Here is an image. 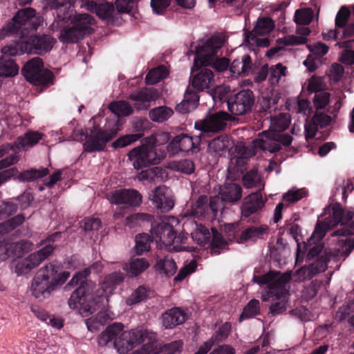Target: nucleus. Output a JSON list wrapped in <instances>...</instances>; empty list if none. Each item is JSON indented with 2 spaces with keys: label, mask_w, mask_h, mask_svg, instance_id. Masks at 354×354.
Here are the masks:
<instances>
[{
  "label": "nucleus",
  "mask_w": 354,
  "mask_h": 354,
  "mask_svg": "<svg viewBox=\"0 0 354 354\" xmlns=\"http://www.w3.org/2000/svg\"><path fill=\"white\" fill-rule=\"evenodd\" d=\"M124 279V274L121 272H113L106 275L103 280L104 288H113L120 285Z\"/></svg>",
  "instance_id": "49530a36"
},
{
  "label": "nucleus",
  "mask_w": 354,
  "mask_h": 354,
  "mask_svg": "<svg viewBox=\"0 0 354 354\" xmlns=\"http://www.w3.org/2000/svg\"><path fill=\"white\" fill-rule=\"evenodd\" d=\"M154 268L160 274H164L166 277H170L176 273L177 266L171 257L165 256L157 259Z\"/></svg>",
  "instance_id": "c85d7f7f"
},
{
  "label": "nucleus",
  "mask_w": 354,
  "mask_h": 354,
  "mask_svg": "<svg viewBox=\"0 0 354 354\" xmlns=\"http://www.w3.org/2000/svg\"><path fill=\"white\" fill-rule=\"evenodd\" d=\"M2 55L0 57V76L14 77L18 74L19 66L12 57L20 55L17 46L10 44L1 49Z\"/></svg>",
  "instance_id": "a211bd4d"
},
{
  "label": "nucleus",
  "mask_w": 354,
  "mask_h": 354,
  "mask_svg": "<svg viewBox=\"0 0 354 354\" xmlns=\"http://www.w3.org/2000/svg\"><path fill=\"white\" fill-rule=\"evenodd\" d=\"M219 195L222 201L227 203H235L242 197V187L236 183H225L220 188Z\"/></svg>",
  "instance_id": "a878e982"
},
{
  "label": "nucleus",
  "mask_w": 354,
  "mask_h": 354,
  "mask_svg": "<svg viewBox=\"0 0 354 354\" xmlns=\"http://www.w3.org/2000/svg\"><path fill=\"white\" fill-rule=\"evenodd\" d=\"M269 272L272 273L273 277L267 283L268 286L267 294L262 295V300L264 301H268L271 298L272 299H280L284 297L286 292V285L291 279L290 272H286L283 274L276 271H270Z\"/></svg>",
  "instance_id": "f3484780"
},
{
  "label": "nucleus",
  "mask_w": 354,
  "mask_h": 354,
  "mask_svg": "<svg viewBox=\"0 0 354 354\" xmlns=\"http://www.w3.org/2000/svg\"><path fill=\"white\" fill-rule=\"evenodd\" d=\"M94 21V18L89 14L76 15L71 21L73 26L61 31L60 41L66 44L77 43L86 35L94 32V29L91 27Z\"/></svg>",
  "instance_id": "9d476101"
},
{
  "label": "nucleus",
  "mask_w": 354,
  "mask_h": 354,
  "mask_svg": "<svg viewBox=\"0 0 354 354\" xmlns=\"http://www.w3.org/2000/svg\"><path fill=\"white\" fill-rule=\"evenodd\" d=\"M168 75V71L165 66H160L151 69L147 74L145 82L147 84L153 85L165 79Z\"/></svg>",
  "instance_id": "58836bf2"
},
{
  "label": "nucleus",
  "mask_w": 354,
  "mask_h": 354,
  "mask_svg": "<svg viewBox=\"0 0 354 354\" xmlns=\"http://www.w3.org/2000/svg\"><path fill=\"white\" fill-rule=\"evenodd\" d=\"M231 145L230 137L223 134L212 139L208 144V150L210 152L220 153L226 151Z\"/></svg>",
  "instance_id": "473e14b6"
},
{
  "label": "nucleus",
  "mask_w": 354,
  "mask_h": 354,
  "mask_svg": "<svg viewBox=\"0 0 354 354\" xmlns=\"http://www.w3.org/2000/svg\"><path fill=\"white\" fill-rule=\"evenodd\" d=\"M149 290L145 286H138L127 299L126 303L129 306L138 304L148 297Z\"/></svg>",
  "instance_id": "a18cd8bd"
},
{
  "label": "nucleus",
  "mask_w": 354,
  "mask_h": 354,
  "mask_svg": "<svg viewBox=\"0 0 354 354\" xmlns=\"http://www.w3.org/2000/svg\"><path fill=\"white\" fill-rule=\"evenodd\" d=\"M274 27V21L270 18L263 17L258 19L251 32L257 35H263L270 33Z\"/></svg>",
  "instance_id": "79ce46f5"
},
{
  "label": "nucleus",
  "mask_w": 354,
  "mask_h": 354,
  "mask_svg": "<svg viewBox=\"0 0 354 354\" xmlns=\"http://www.w3.org/2000/svg\"><path fill=\"white\" fill-rule=\"evenodd\" d=\"M335 256V252L331 249H325L324 254L318 257L315 262L310 264L313 272H315V275L324 272L328 268V263Z\"/></svg>",
  "instance_id": "7c9ffc66"
},
{
  "label": "nucleus",
  "mask_w": 354,
  "mask_h": 354,
  "mask_svg": "<svg viewBox=\"0 0 354 354\" xmlns=\"http://www.w3.org/2000/svg\"><path fill=\"white\" fill-rule=\"evenodd\" d=\"M110 202L115 205H124L127 207H138L142 203V196L135 189H120L111 192Z\"/></svg>",
  "instance_id": "aec40b11"
},
{
  "label": "nucleus",
  "mask_w": 354,
  "mask_h": 354,
  "mask_svg": "<svg viewBox=\"0 0 354 354\" xmlns=\"http://www.w3.org/2000/svg\"><path fill=\"white\" fill-rule=\"evenodd\" d=\"M157 143V139L151 136L144 138L140 146L129 152V159L136 169L159 164L166 157V151L158 147Z\"/></svg>",
  "instance_id": "0eeeda50"
},
{
  "label": "nucleus",
  "mask_w": 354,
  "mask_h": 354,
  "mask_svg": "<svg viewBox=\"0 0 354 354\" xmlns=\"http://www.w3.org/2000/svg\"><path fill=\"white\" fill-rule=\"evenodd\" d=\"M174 113L171 109L165 106H158L149 111L150 119L156 122H163L167 120Z\"/></svg>",
  "instance_id": "e433bc0d"
},
{
  "label": "nucleus",
  "mask_w": 354,
  "mask_h": 354,
  "mask_svg": "<svg viewBox=\"0 0 354 354\" xmlns=\"http://www.w3.org/2000/svg\"><path fill=\"white\" fill-rule=\"evenodd\" d=\"M260 314L259 301L253 299L250 300L244 307L242 313L239 317V322L252 318Z\"/></svg>",
  "instance_id": "37998d69"
},
{
  "label": "nucleus",
  "mask_w": 354,
  "mask_h": 354,
  "mask_svg": "<svg viewBox=\"0 0 354 354\" xmlns=\"http://www.w3.org/2000/svg\"><path fill=\"white\" fill-rule=\"evenodd\" d=\"M189 318L187 309L173 307L164 312L160 317L162 326L165 329H173L185 323Z\"/></svg>",
  "instance_id": "5701e85b"
},
{
  "label": "nucleus",
  "mask_w": 354,
  "mask_h": 354,
  "mask_svg": "<svg viewBox=\"0 0 354 354\" xmlns=\"http://www.w3.org/2000/svg\"><path fill=\"white\" fill-rule=\"evenodd\" d=\"M109 109L112 113L118 116H129L133 112L131 104L124 100L111 102Z\"/></svg>",
  "instance_id": "4c0bfd02"
},
{
  "label": "nucleus",
  "mask_w": 354,
  "mask_h": 354,
  "mask_svg": "<svg viewBox=\"0 0 354 354\" xmlns=\"http://www.w3.org/2000/svg\"><path fill=\"white\" fill-rule=\"evenodd\" d=\"M313 12L310 9L297 10L294 16L295 22L299 26H307L312 21Z\"/></svg>",
  "instance_id": "09e8293b"
},
{
  "label": "nucleus",
  "mask_w": 354,
  "mask_h": 354,
  "mask_svg": "<svg viewBox=\"0 0 354 354\" xmlns=\"http://www.w3.org/2000/svg\"><path fill=\"white\" fill-rule=\"evenodd\" d=\"M340 56V62L347 65L354 64V50L352 48H343Z\"/></svg>",
  "instance_id": "774afa93"
},
{
  "label": "nucleus",
  "mask_w": 354,
  "mask_h": 354,
  "mask_svg": "<svg viewBox=\"0 0 354 354\" xmlns=\"http://www.w3.org/2000/svg\"><path fill=\"white\" fill-rule=\"evenodd\" d=\"M36 11L32 8L19 10L5 27L0 31V39L12 35H20L15 46L21 54L32 53L44 55L49 52L53 45V38L49 35H25V30H36L39 26L36 23Z\"/></svg>",
  "instance_id": "f257e3e1"
},
{
  "label": "nucleus",
  "mask_w": 354,
  "mask_h": 354,
  "mask_svg": "<svg viewBox=\"0 0 354 354\" xmlns=\"http://www.w3.org/2000/svg\"><path fill=\"white\" fill-rule=\"evenodd\" d=\"M191 234L192 239L201 246L208 245L212 236L208 228L201 224H196L195 230Z\"/></svg>",
  "instance_id": "c9c22d12"
},
{
  "label": "nucleus",
  "mask_w": 354,
  "mask_h": 354,
  "mask_svg": "<svg viewBox=\"0 0 354 354\" xmlns=\"http://www.w3.org/2000/svg\"><path fill=\"white\" fill-rule=\"evenodd\" d=\"M49 174V170L47 168L41 169H31L29 170L21 172L18 176V179L20 181H33L37 178L44 177Z\"/></svg>",
  "instance_id": "ea45409f"
},
{
  "label": "nucleus",
  "mask_w": 354,
  "mask_h": 354,
  "mask_svg": "<svg viewBox=\"0 0 354 354\" xmlns=\"http://www.w3.org/2000/svg\"><path fill=\"white\" fill-rule=\"evenodd\" d=\"M332 213L330 214V218L328 222L335 226L339 223L342 225H347L335 231L333 236H347L354 234V212L347 211L344 212L342 205L339 203H335L332 207Z\"/></svg>",
  "instance_id": "f8f14e48"
},
{
  "label": "nucleus",
  "mask_w": 354,
  "mask_h": 354,
  "mask_svg": "<svg viewBox=\"0 0 354 354\" xmlns=\"http://www.w3.org/2000/svg\"><path fill=\"white\" fill-rule=\"evenodd\" d=\"M113 10V4L111 3L105 2L98 4L95 14L101 19H106L109 17Z\"/></svg>",
  "instance_id": "0e129e2a"
},
{
  "label": "nucleus",
  "mask_w": 354,
  "mask_h": 354,
  "mask_svg": "<svg viewBox=\"0 0 354 354\" xmlns=\"http://www.w3.org/2000/svg\"><path fill=\"white\" fill-rule=\"evenodd\" d=\"M161 169L158 167H153L146 170H142L138 175V178L140 180H147L149 182L155 181L160 174Z\"/></svg>",
  "instance_id": "052dcab7"
},
{
  "label": "nucleus",
  "mask_w": 354,
  "mask_h": 354,
  "mask_svg": "<svg viewBox=\"0 0 354 354\" xmlns=\"http://www.w3.org/2000/svg\"><path fill=\"white\" fill-rule=\"evenodd\" d=\"M23 214H18L0 225V232L8 233L21 225L24 221Z\"/></svg>",
  "instance_id": "de8ad7c7"
},
{
  "label": "nucleus",
  "mask_w": 354,
  "mask_h": 354,
  "mask_svg": "<svg viewBox=\"0 0 354 354\" xmlns=\"http://www.w3.org/2000/svg\"><path fill=\"white\" fill-rule=\"evenodd\" d=\"M294 111L297 113H301L303 115L309 116L313 112V108L310 102L306 99L298 97L297 103L294 106Z\"/></svg>",
  "instance_id": "6e6d98bb"
},
{
  "label": "nucleus",
  "mask_w": 354,
  "mask_h": 354,
  "mask_svg": "<svg viewBox=\"0 0 354 354\" xmlns=\"http://www.w3.org/2000/svg\"><path fill=\"white\" fill-rule=\"evenodd\" d=\"M307 196V191L304 188L291 189L286 193L283 199L285 202L288 203H293L297 202Z\"/></svg>",
  "instance_id": "603ef678"
},
{
  "label": "nucleus",
  "mask_w": 354,
  "mask_h": 354,
  "mask_svg": "<svg viewBox=\"0 0 354 354\" xmlns=\"http://www.w3.org/2000/svg\"><path fill=\"white\" fill-rule=\"evenodd\" d=\"M116 131L102 129L99 125L94 124L89 132H82V138L85 142L83 144L84 151L86 153L100 152L105 149L107 143L116 135Z\"/></svg>",
  "instance_id": "9b49d317"
},
{
  "label": "nucleus",
  "mask_w": 354,
  "mask_h": 354,
  "mask_svg": "<svg viewBox=\"0 0 354 354\" xmlns=\"http://www.w3.org/2000/svg\"><path fill=\"white\" fill-rule=\"evenodd\" d=\"M59 268L47 264L37 272L31 284L32 295L37 299L48 297L56 287L64 284L70 276L68 271L59 272Z\"/></svg>",
  "instance_id": "20e7f679"
},
{
  "label": "nucleus",
  "mask_w": 354,
  "mask_h": 354,
  "mask_svg": "<svg viewBox=\"0 0 354 354\" xmlns=\"http://www.w3.org/2000/svg\"><path fill=\"white\" fill-rule=\"evenodd\" d=\"M211 237V241H209L208 245L210 246V252L212 254H219L222 250L227 249V242L225 240L222 234L215 228H212Z\"/></svg>",
  "instance_id": "2f4dec72"
},
{
  "label": "nucleus",
  "mask_w": 354,
  "mask_h": 354,
  "mask_svg": "<svg viewBox=\"0 0 354 354\" xmlns=\"http://www.w3.org/2000/svg\"><path fill=\"white\" fill-rule=\"evenodd\" d=\"M183 343L181 340L173 341L165 344L161 348L162 354H180L183 349Z\"/></svg>",
  "instance_id": "13d9d810"
},
{
  "label": "nucleus",
  "mask_w": 354,
  "mask_h": 354,
  "mask_svg": "<svg viewBox=\"0 0 354 354\" xmlns=\"http://www.w3.org/2000/svg\"><path fill=\"white\" fill-rule=\"evenodd\" d=\"M51 251L50 248H41L30 254L27 258L19 261L15 266V272L17 275L28 273L50 256Z\"/></svg>",
  "instance_id": "6ab92c4d"
},
{
  "label": "nucleus",
  "mask_w": 354,
  "mask_h": 354,
  "mask_svg": "<svg viewBox=\"0 0 354 354\" xmlns=\"http://www.w3.org/2000/svg\"><path fill=\"white\" fill-rule=\"evenodd\" d=\"M228 231L232 233L238 243H245L263 239L264 236L268 235L269 228L266 225H250L241 230L238 223H232L228 227Z\"/></svg>",
  "instance_id": "dca6fc26"
},
{
  "label": "nucleus",
  "mask_w": 354,
  "mask_h": 354,
  "mask_svg": "<svg viewBox=\"0 0 354 354\" xmlns=\"http://www.w3.org/2000/svg\"><path fill=\"white\" fill-rule=\"evenodd\" d=\"M253 64L251 57L245 55L240 59H235L231 64L230 71L234 75L246 76L252 70Z\"/></svg>",
  "instance_id": "bb28decb"
},
{
  "label": "nucleus",
  "mask_w": 354,
  "mask_h": 354,
  "mask_svg": "<svg viewBox=\"0 0 354 354\" xmlns=\"http://www.w3.org/2000/svg\"><path fill=\"white\" fill-rule=\"evenodd\" d=\"M149 261L145 258L132 257L128 263H125L123 269L131 277H137L149 268Z\"/></svg>",
  "instance_id": "cd10ccee"
},
{
  "label": "nucleus",
  "mask_w": 354,
  "mask_h": 354,
  "mask_svg": "<svg viewBox=\"0 0 354 354\" xmlns=\"http://www.w3.org/2000/svg\"><path fill=\"white\" fill-rule=\"evenodd\" d=\"M225 39L220 35H214L207 39L201 46L196 47L194 67L211 66L218 72L226 70L230 60L226 57L218 58V50L223 46Z\"/></svg>",
  "instance_id": "39448f33"
},
{
  "label": "nucleus",
  "mask_w": 354,
  "mask_h": 354,
  "mask_svg": "<svg viewBox=\"0 0 354 354\" xmlns=\"http://www.w3.org/2000/svg\"><path fill=\"white\" fill-rule=\"evenodd\" d=\"M171 0H151V6L153 12L162 14L169 6Z\"/></svg>",
  "instance_id": "69168bd1"
},
{
  "label": "nucleus",
  "mask_w": 354,
  "mask_h": 354,
  "mask_svg": "<svg viewBox=\"0 0 354 354\" xmlns=\"http://www.w3.org/2000/svg\"><path fill=\"white\" fill-rule=\"evenodd\" d=\"M146 337V331H124L122 324L113 323L100 335L97 342L100 346H113L120 354H126L142 343Z\"/></svg>",
  "instance_id": "7ed1b4c3"
},
{
  "label": "nucleus",
  "mask_w": 354,
  "mask_h": 354,
  "mask_svg": "<svg viewBox=\"0 0 354 354\" xmlns=\"http://www.w3.org/2000/svg\"><path fill=\"white\" fill-rule=\"evenodd\" d=\"M231 119L232 116L227 112L218 111L207 115L203 120L196 121L194 127L201 131L202 136L219 133L225 128L227 122Z\"/></svg>",
  "instance_id": "4468645a"
},
{
  "label": "nucleus",
  "mask_w": 354,
  "mask_h": 354,
  "mask_svg": "<svg viewBox=\"0 0 354 354\" xmlns=\"http://www.w3.org/2000/svg\"><path fill=\"white\" fill-rule=\"evenodd\" d=\"M312 118L319 128H324L329 125L332 121V118L324 113H316Z\"/></svg>",
  "instance_id": "338daca9"
},
{
  "label": "nucleus",
  "mask_w": 354,
  "mask_h": 354,
  "mask_svg": "<svg viewBox=\"0 0 354 354\" xmlns=\"http://www.w3.org/2000/svg\"><path fill=\"white\" fill-rule=\"evenodd\" d=\"M44 134L35 131H28L23 136H19L15 145L17 148H24L26 147H33L42 139Z\"/></svg>",
  "instance_id": "c756f323"
},
{
  "label": "nucleus",
  "mask_w": 354,
  "mask_h": 354,
  "mask_svg": "<svg viewBox=\"0 0 354 354\" xmlns=\"http://www.w3.org/2000/svg\"><path fill=\"white\" fill-rule=\"evenodd\" d=\"M199 71L193 76L192 86L185 93L183 100L176 106V111L180 113H187L197 108L199 102L198 92L211 88L214 84L213 71L206 66L196 67Z\"/></svg>",
  "instance_id": "423d86ee"
},
{
  "label": "nucleus",
  "mask_w": 354,
  "mask_h": 354,
  "mask_svg": "<svg viewBox=\"0 0 354 354\" xmlns=\"http://www.w3.org/2000/svg\"><path fill=\"white\" fill-rule=\"evenodd\" d=\"M265 203L266 201L263 199L260 190L248 195L244 198L241 205L242 217L248 218L262 209L265 205Z\"/></svg>",
  "instance_id": "b1692460"
},
{
  "label": "nucleus",
  "mask_w": 354,
  "mask_h": 354,
  "mask_svg": "<svg viewBox=\"0 0 354 354\" xmlns=\"http://www.w3.org/2000/svg\"><path fill=\"white\" fill-rule=\"evenodd\" d=\"M151 236L160 245L168 250L178 251L180 244L185 243L187 238L183 234L177 235L172 225L164 220L155 221L151 223Z\"/></svg>",
  "instance_id": "6e6552de"
},
{
  "label": "nucleus",
  "mask_w": 354,
  "mask_h": 354,
  "mask_svg": "<svg viewBox=\"0 0 354 354\" xmlns=\"http://www.w3.org/2000/svg\"><path fill=\"white\" fill-rule=\"evenodd\" d=\"M330 94L328 92L321 91L315 94L313 98L314 106L317 110L324 109L330 102Z\"/></svg>",
  "instance_id": "5fc2aeb1"
},
{
  "label": "nucleus",
  "mask_w": 354,
  "mask_h": 354,
  "mask_svg": "<svg viewBox=\"0 0 354 354\" xmlns=\"http://www.w3.org/2000/svg\"><path fill=\"white\" fill-rule=\"evenodd\" d=\"M142 133L128 134L120 137L112 143V147L115 149L124 147L139 140Z\"/></svg>",
  "instance_id": "3c124183"
},
{
  "label": "nucleus",
  "mask_w": 354,
  "mask_h": 354,
  "mask_svg": "<svg viewBox=\"0 0 354 354\" xmlns=\"http://www.w3.org/2000/svg\"><path fill=\"white\" fill-rule=\"evenodd\" d=\"M330 225H331L328 221L317 223L310 239L316 240L319 242L330 229Z\"/></svg>",
  "instance_id": "bf43d9fd"
},
{
  "label": "nucleus",
  "mask_w": 354,
  "mask_h": 354,
  "mask_svg": "<svg viewBox=\"0 0 354 354\" xmlns=\"http://www.w3.org/2000/svg\"><path fill=\"white\" fill-rule=\"evenodd\" d=\"M208 196L201 195L198 197L195 204L192 205L191 214L196 218H201L209 215L207 209Z\"/></svg>",
  "instance_id": "f704fd0d"
},
{
  "label": "nucleus",
  "mask_w": 354,
  "mask_h": 354,
  "mask_svg": "<svg viewBox=\"0 0 354 354\" xmlns=\"http://www.w3.org/2000/svg\"><path fill=\"white\" fill-rule=\"evenodd\" d=\"M157 97L155 89H145L131 93L129 99L134 101V107L138 110H146L150 106V102Z\"/></svg>",
  "instance_id": "393cba45"
},
{
  "label": "nucleus",
  "mask_w": 354,
  "mask_h": 354,
  "mask_svg": "<svg viewBox=\"0 0 354 354\" xmlns=\"http://www.w3.org/2000/svg\"><path fill=\"white\" fill-rule=\"evenodd\" d=\"M351 11L350 10L345 6H343L340 8L339 11L337 12L335 24L336 28H342L348 23V19L351 17Z\"/></svg>",
  "instance_id": "8fccbe9b"
},
{
  "label": "nucleus",
  "mask_w": 354,
  "mask_h": 354,
  "mask_svg": "<svg viewBox=\"0 0 354 354\" xmlns=\"http://www.w3.org/2000/svg\"><path fill=\"white\" fill-rule=\"evenodd\" d=\"M255 97L250 89H245L230 96L227 105L228 111L234 115H243L252 111Z\"/></svg>",
  "instance_id": "2eb2a0df"
},
{
  "label": "nucleus",
  "mask_w": 354,
  "mask_h": 354,
  "mask_svg": "<svg viewBox=\"0 0 354 354\" xmlns=\"http://www.w3.org/2000/svg\"><path fill=\"white\" fill-rule=\"evenodd\" d=\"M315 275V272H313L310 265L308 266H302L299 269L295 271L294 277L295 280L304 281L305 280H309L312 279Z\"/></svg>",
  "instance_id": "e2e57ef3"
},
{
  "label": "nucleus",
  "mask_w": 354,
  "mask_h": 354,
  "mask_svg": "<svg viewBox=\"0 0 354 354\" xmlns=\"http://www.w3.org/2000/svg\"><path fill=\"white\" fill-rule=\"evenodd\" d=\"M18 209V206L13 202H3L0 205V218L4 219L13 214Z\"/></svg>",
  "instance_id": "680f3d73"
},
{
  "label": "nucleus",
  "mask_w": 354,
  "mask_h": 354,
  "mask_svg": "<svg viewBox=\"0 0 354 354\" xmlns=\"http://www.w3.org/2000/svg\"><path fill=\"white\" fill-rule=\"evenodd\" d=\"M290 123L289 115L286 113H280L272 120L271 129L269 131L282 133L289 127Z\"/></svg>",
  "instance_id": "a19ab883"
},
{
  "label": "nucleus",
  "mask_w": 354,
  "mask_h": 354,
  "mask_svg": "<svg viewBox=\"0 0 354 354\" xmlns=\"http://www.w3.org/2000/svg\"><path fill=\"white\" fill-rule=\"evenodd\" d=\"M153 239L148 234H139L136 236V245L133 248V252L137 255H142L145 252H149L151 249V243Z\"/></svg>",
  "instance_id": "72a5a7b5"
},
{
  "label": "nucleus",
  "mask_w": 354,
  "mask_h": 354,
  "mask_svg": "<svg viewBox=\"0 0 354 354\" xmlns=\"http://www.w3.org/2000/svg\"><path fill=\"white\" fill-rule=\"evenodd\" d=\"M262 138L255 140V145L261 150L270 153L279 151L281 145L289 146L293 140L292 136L288 133L275 131H265L262 132Z\"/></svg>",
  "instance_id": "ddd939ff"
},
{
  "label": "nucleus",
  "mask_w": 354,
  "mask_h": 354,
  "mask_svg": "<svg viewBox=\"0 0 354 354\" xmlns=\"http://www.w3.org/2000/svg\"><path fill=\"white\" fill-rule=\"evenodd\" d=\"M21 74L28 82L42 88L54 84L53 73L44 68V62L39 57L28 60L22 67Z\"/></svg>",
  "instance_id": "1a4fd4ad"
},
{
  "label": "nucleus",
  "mask_w": 354,
  "mask_h": 354,
  "mask_svg": "<svg viewBox=\"0 0 354 354\" xmlns=\"http://www.w3.org/2000/svg\"><path fill=\"white\" fill-rule=\"evenodd\" d=\"M91 270V267H88L76 273L68 283L72 286L79 285L72 292L68 304L71 309H78L84 317L95 313L101 307V303L104 300L103 297H94L92 294L95 284L86 279Z\"/></svg>",
  "instance_id": "f03ea898"
},
{
  "label": "nucleus",
  "mask_w": 354,
  "mask_h": 354,
  "mask_svg": "<svg viewBox=\"0 0 354 354\" xmlns=\"http://www.w3.org/2000/svg\"><path fill=\"white\" fill-rule=\"evenodd\" d=\"M202 135L194 137L189 136L185 133H181L175 136L169 143L167 148L172 153H176L178 151L187 153L196 149L201 143Z\"/></svg>",
  "instance_id": "412c9836"
},
{
  "label": "nucleus",
  "mask_w": 354,
  "mask_h": 354,
  "mask_svg": "<svg viewBox=\"0 0 354 354\" xmlns=\"http://www.w3.org/2000/svg\"><path fill=\"white\" fill-rule=\"evenodd\" d=\"M153 204L162 213L169 212L174 206V200L165 185L156 187L149 194Z\"/></svg>",
  "instance_id": "4be33fe9"
},
{
  "label": "nucleus",
  "mask_w": 354,
  "mask_h": 354,
  "mask_svg": "<svg viewBox=\"0 0 354 354\" xmlns=\"http://www.w3.org/2000/svg\"><path fill=\"white\" fill-rule=\"evenodd\" d=\"M231 328V324L230 322H225L218 328L215 334L212 336L209 340L212 342L213 345L224 342L228 337Z\"/></svg>",
  "instance_id": "c03bdc74"
},
{
  "label": "nucleus",
  "mask_w": 354,
  "mask_h": 354,
  "mask_svg": "<svg viewBox=\"0 0 354 354\" xmlns=\"http://www.w3.org/2000/svg\"><path fill=\"white\" fill-rule=\"evenodd\" d=\"M287 68L282 64L279 63L272 66L270 68V80L272 84L278 83L282 76L286 75Z\"/></svg>",
  "instance_id": "4d7b16f0"
},
{
  "label": "nucleus",
  "mask_w": 354,
  "mask_h": 354,
  "mask_svg": "<svg viewBox=\"0 0 354 354\" xmlns=\"http://www.w3.org/2000/svg\"><path fill=\"white\" fill-rule=\"evenodd\" d=\"M242 180L246 188H252L259 185L260 178L257 171L252 169L243 176Z\"/></svg>",
  "instance_id": "864d4df0"
}]
</instances>
